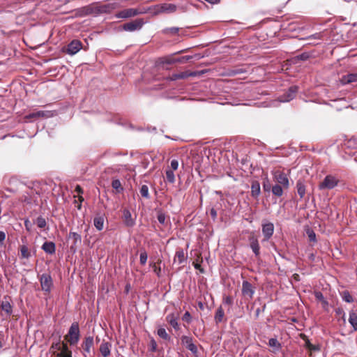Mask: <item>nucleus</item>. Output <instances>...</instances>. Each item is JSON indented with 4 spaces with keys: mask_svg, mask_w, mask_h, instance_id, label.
Masks as SVG:
<instances>
[{
    "mask_svg": "<svg viewBox=\"0 0 357 357\" xmlns=\"http://www.w3.org/2000/svg\"><path fill=\"white\" fill-rule=\"evenodd\" d=\"M65 340L70 344V345H75L78 343L80 338V331L79 324L77 322H73L68 333L64 337Z\"/></svg>",
    "mask_w": 357,
    "mask_h": 357,
    "instance_id": "obj_1",
    "label": "nucleus"
},
{
    "mask_svg": "<svg viewBox=\"0 0 357 357\" xmlns=\"http://www.w3.org/2000/svg\"><path fill=\"white\" fill-rule=\"evenodd\" d=\"M339 182L340 180L337 176L328 174L319 183L318 188L320 190H332L338 185Z\"/></svg>",
    "mask_w": 357,
    "mask_h": 357,
    "instance_id": "obj_2",
    "label": "nucleus"
},
{
    "mask_svg": "<svg viewBox=\"0 0 357 357\" xmlns=\"http://www.w3.org/2000/svg\"><path fill=\"white\" fill-rule=\"evenodd\" d=\"M146 12L141 8H126L122 10L117 12L115 14L116 17L117 18H130L135 17L138 15L145 13Z\"/></svg>",
    "mask_w": 357,
    "mask_h": 357,
    "instance_id": "obj_3",
    "label": "nucleus"
},
{
    "mask_svg": "<svg viewBox=\"0 0 357 357\" xmlns=\"http://www.w3.org/2000/svg\"><path fill=\"white\" fill-rule=\"evenodd\" d=\"M273 178L275 181L277 182L278 185H282L285 189L289 188V178L284 172L277 170L273 173Z\"/></svg>",
    "mask_w": 357,
    "mask_h": 357,
    "instance_id": "obj_4",
    "label": "nucleus"
},
{
    "mask_svg": "<svg viewBox=\"0 0 357 357\" xmlns=\"http://www.w3.org/2000/svg\"><path fill=\"white\" fill-rule=\"evenodd\" d=\"M144 24V22L143 19H136L133 21L125 23L123 25V29L126 31H135L136 30H139Z\"/></svg>",
    "mask_w": 357,
    "mask_h": 357,
    "instance_id": "obj_5",
    "label": "nucleus"
},
{
    "mask_svg": "<svg viewBox=\"0 0 357 357\" xmlns=\"http://www.w3.org/2000/svg\"><path fill=\"white\" fill-rule=\"evenodd\" d=\"M181 343L193 354H197V347L193 342V338L190 336L183 335L181 337Z\"/></svg>",
    "mask_w": 357,
    "mask_h": 357,
    "instance_id": "obj_6",
    "label": "nucleus"
},
{
    "mask_svg": "<svg viewBox=\"0 0 357 357\" xmlns=\"http://www.w3.org/2000/svg\"><path fill=\"white\" fill-rule=\"evenodd\" d=\"M82 48V43L78 40H73L63 51L68 54L74 55L77 53Z\"/></svg>",
    "mask_w": 357,
    "mask_h": 357,
    "instance_id": "obj_7",
    "label": "nucleus"
},
{
    "mask_svg": "<svg viewBox=\"0 0 357 357\" xmlns=\"http://www.w3.org/2000/svg\"><path fill=\"white\" fill-rule=\"evenodd\" d=\"M40 282L43 291L50 292L53 285L50 275L44 273L40 278Z\"/></svg>",
    "mask_w": 357,
    "mask_h": 357,
    "instance_id": "obj_8",
    "label": "nucleus"
},
{
    "mask_svg": "<svg viewBox=\"0 0 357 357\" xmlns=\"http://www.w3.org/2000/svg\"><path fill=\"white\" fill-rule=\"evenodd\" d=\"M298 88L297 86H292L289 87L288 91L285 92L282 96H280L279 100L280 102H289L291 100H293L297 93H298Z\"/></svg>",
    "mask_w": 357,
    "mask_h": 357,
    "instance_id": "obj_9",
    "label": "nucleus"
},
{
    "mask_svg": "<svg viewBox=\"0 0 357 357\" xmlns=\"http://www.w3.org/2000/svg\"><path fill=\"white\" fill-rule=\"evenodd\" d=\"M255 289L251 283L248 281H243L242 283V294L244 297L249 299L253 298Z\"/></svg>",
    "mask_w": 357,
    "mask_h": 357,
    "instance_id": "obj_10",
    "label": "nucleus"
},
{
    "mask_svg": "<svg viewBox=\"0 0 357 357\" xmlns=\"http://www.w3.org/2000/svg\"><path fill=\"white\" fill-rule=\"evenodd\" d=\"M112 344L111 342L103 340L100 345L99 351L102 357H109L111 355Z\"/></svg>",
    "mask_w": 357,
    "mask_h": 357,
    "instance_id": "obj_11",
    "label": "nucleus"
},
{
    "mask_svg": "<svg viewBox=\"0 0 357 357\" xmlns=\"http://www.w3.org/2000/svg\"><path fill=\"white\" fill-rule=\"evenodd\" d=\"M274 225L272 222H268L262 225V233L264 239L268 241L273 234Z\"/></svg>",
    "mask_w": 357,
    "mask_h": 357,
    "instance_id": "obj_12",
    "label": "nucleus"
},
{
    "mask_svg": "<svg viewBox=\"0 0 357 357\" xmlns=\"http://www.w3.org/2000/svg\"><path fill=\"white\" fill-rule=\"evenodd\" d=\"M94 344L93 336L85 337L82 343V347L85 353L90 354L91 348Z\"/></svg>",
    "mask_w": 357,
    "mask_h": 357,
    "instance_id": "obj_13",
    "label": "nucleus"
},
{
    "mask_svg": "<svg viewBox=\"0 0 357 357\" xmlns=\"http://www.w3.org/2000/svg\"><path fill=\"white\" fill-rule=\"evenodd\" d=\"M53 116V113L50 111H38L36 112L30 113L26 116V119L33 118H50Z\"/></svg>",
    "mask_w": 357,
    "mask_h": 357,
    "instance_id": "obj_14",
    "label": "nucleus"
},
{
    "mask_svg": "<svg viewBox=\"0 0 357 357\" xmlns=\"http://www.w3.org/2000/svg\"><path fill=\"white\" fill-rule=\"evenodd\" d=\"M123 220L126 226L132 227L135 225V220L132 218L131 213L128 209H124L123 212Z\"/></svg>",
    "mask_w": 357,
    "mask_h": 357,
    "instance_id": "obj_15",
    "label": "nucleus"
},
{
    "mask_svg": "<svg viewBox=\"0 0 357 357\" xmlns=\"http://www.w3.org/2000/svg\"><path fill=\"white\" fill-rule=\"evenodd\" d=\"M10 297H4V300L2 301L0 307L2 311L5 312L7 315H10L13 312V305L10 304Z\"/></svg>",
    "mask_w": 357,
    "mask_h": 357,
    "instance_id": "obj_16",
    "label": "nucleus"
},
{
    "mask_svg": "<svg viewBox=\"0 0 357 357\" xmlns=\"http://www.w3.org/2000/svg\"><path fill=\"white\" fill-rule=\"evenodd\" d=\"M214 321L216 324H219L220 323H222L223 321H226L225 315V311L222 307V305H220L218 307L216 310L215 316H214Z\"/></svg>",
    "mask_w": 357,
    "mask_h": 357,
    "instance_id": "obj_17",
    "label": "nucleus"
},
{
    "mask_svg": "<svg viewBox=\"0 0 357 357\" xmlns=\"http://www.w3.org/2000/svg\"><path fill=\"white\" fill-rule=\"evenodd\" d=\"M356 82H357V73L343 75L340 79V82L343 85L351 84Z\"/></svg>",
    "mask_w": 357,
    "mask_h": 357,
    "instance_id": "obj_18",
    "label": "nucleus"
},
{
    "mask_svg": "<svg viewBox=\"0 0 357 357\" xmlns=\"http://www.w3.org/2000/svg\"><path fill=\"white\" fill-rule=\"evenodd\" d=\"M250 245L256 257L259 256L260 246L258 240L255 236H252L249 238Z\"/></svg>",
    "mask_w": 357,
    "mask_h": 357,
    "instance_id": "obj_19",
    "label": "nucleus"
},
{
    "mask_svg": "<svg viewBox=\"0 0 357 357\" xmlns=\"http://www.w3.org/2000/svg\"><path fill=\"white\" fill-rule=\"evenodd\" d=\"M187 254H185L182 248L176 250L174 261H178V264H181L187 260Z\"/></svg>",
    "mask_w": 357,
    "mask_h": 357,
    "instance_id": "obj_20",
    "label": "nucleus"
},
{
    "mask_svg": "<svg viewBox=\"0 0 357 357\" xmlns=\"http://www.w3.org/2000/svg\"><path fill=\"white\" fill-rule=\"evenodd\" d=\"M42 249L46 253L52 255L55 253L56 245L55 243L52 241H46L43 244Z\"/></svg>",
    "mask_w": 357,
    "mask_h": 357,
    "instance_id": "obj_21",
    "label": "nucleus"
},
{
    "mask_svg": "<svg viewBox=\"0 0 357 357\" xmlns=\"http://www.w3.org/2000/svg\"><path fill=\"white\" fill-rule=\"evenodd\" d=\"M261 189L259 182L257 181H252L251 183V195L254 198H257L260 195Z\"/></svg>",
    "mask_w": 357,
    "mask_h": 357,
    "instance_id": "obj_22",
    "label": "nucleus"
},
{
    "mask_svg": "<svg viewBox=\"0 0 357 357\" xmlns=\"http://www.w3.org/2000/svg\"><path fill=\"white\" fill-rule=\"evenodd\" d=\"M296 189H297V192H298V195L300 196V198L303 199L305 195V191H306V185H305L303 180L299 179L296 182Z\"/></svg>",
    "mask_w": 357,
    "mask_h": 357,
    "instance_id": "obj_23",
    "label": "nucleus"
},
{
    "mask_svg": "<svg viewBox=\"0 0 357 357\" xmlns=\"http://www.w3.org/2000/svg\"><path fill=\"white\" fill-rule=\"evenodd\" d=\"M177 7L173 3H163L160 6V12L172 13L176 12Z\"/></svg>",
    "mask_w": 357,
    "mask_h": 357,
    "instance_id": "obj_24",
    "label": "nucleus"
},
{
    "mask_svg": "<svg viewBox=\"0 0 357 357\" xmlns=\"http://www.w3.org/2000/svg\"><path fill=\"white\" fill-rule=\"evenodd\" d=\"M166 321L176 330L178 329V324L177 321V317L174 314H169L166 317Z\"/></svg>",
    "mask_w": 357,
    "mask_h": 357,
    "instance_id": "obj_25",
    "label": "nucleus"
},
{
    "mask_svg": "<svg viewBox=\"0 0 357 357\" xmlns=\"http://www.w3.org/2000/svg\"><path fill=\"white\" fill-rule=\"evenodd\" d=\"M104 221L105 219L102 215H97L94 218L93 224L98 231H101L103 229Z\"/></svg>",
    "mask_w": 357,
    "mask_h": 357,
    "instance_id": "obj_26",
    "label": "nucleus"
},
{
    "mask_svg": "<svg viewBox=\"0 0 357 357\" xmlns=\"http://www.w3.org/2000/svg\"><path fill=\"white\" fill-rule=\"evenodd\" d=\"M349 322L352 326L354 331H357V313L354 310L349 312Z\"/></svg>",
    "mask_w": 357,
    "mask_h": 357,
    "instance_id": "obj_27",
    "label": "nucleus"
},
{
    "mask_svg": "<svg viewBox=\"0 0 357 357\" xmlns=\"http://www.w3.org/2000/svg\"><path fill=\"white\" fill-rule=\"evenodd\" d=\"M21 258L29 259L31 257V252L26 245H22L20 247Z\"/></svg>",
    "mask_w": 357,
    "mask_h": 357,
    "instance_id": "obj_28",
    "label": "nucleus"
},
{
    "mask_svg": "<svg viewBox=\"0 0 357 357\" xmlns=\"http://www.w3.org/2000/svg\"><path fill=\"white\" fill-rule=\"evenodd\" d=\"M314 294L315 298L321 303L322 306L324 307H326L328 305V301L325 299L323 294L321 291H315Z\"/></svg>",
    "mask_w": 357,
    "mask_h": 357,
    "instance_id": "obj_29",
    "label": "nucleus"
},
{
    "mask_svg": "<svg viewBox=\"0 0 357 357\" xmlns=\"http://www.w3.org/2000/svg\"><path fill=\"white\" fill-rule=\"evenodd\" d=\"M282 186L278 184H275L271 188L272 192L275 196L281 197L283 194Z\"/></svg>",
    "mask_w": 357,
    "mask_h": 357,
    "instance_id": "obj_30",
    "label": "nucleus"
},
{
    "mask_svg": "<svg viewBox=\"0 0 357 357\" xmlns=\"http://www.w3.org/2000/svg\"><path fill=\"white\" fill-rule=\"evenodd\" d=\"M161 263V260L158 259L157 262L150 264V266L152 267L153 272L159 277L160 275L161 268L160 266V264Z\"/></svg>",
    "mask_w": 357,
    "mask_h": 357,
    "instance_id": "obj_31",
    "label": "nucleus"
},
{
    "mask_svg": "<svg viewBox=\"0 0 357 357\" xmlns=\"http://www.w3.org/2000/svg\"><path fill=\"white\" fill-rule=\"evenodd\" d=\"M340 294L343 301H344L345 302L349 303L354 302V298L352 296L347 290L343 291Z\"/></svg>",
    "mask_w": 357,
    "mask_h": 357,
    "instance_id": "obj_32",
    "label": "nucleus"
},
{
    "mask_svg": "<svg viewBox=\"0 0 357 357\" xmlns=\"http://www.w3.org/2000/svg\"><path fill=\"white\" fill-rule=\"evenodd\" d=\"M158 335L163 340H170V335L167 333L166 330L164 328H160L157 331Z\"/></svg>",
    "mask_w": 357,
    "mask_h": 357,
    "instance_id": "obj_33",
    "label": "nucleus"
},
{
    "mask_svg": "<svg viewBox=\"0 0 357 357\" xmlns=\"http://www.w3.org/2000/svg\"><path fill=\"white\" fill-rule=\"evenodd\" d=\"M34 222L37 225L38 227L40 229H44L47 226L46 220L42 216L38 217L36 219Z\"/></svg>",
    "mask_w": 357,
    "mask_h": 357,
    "instance_id": "obj_34",
    "label": "nucleus"
},
{
    "mask_svg": "<svg viewBox=\"0 0 357 357\" xmlns=\"http://www.w3.org/2000/svg\"><path fill=\"white\" fill-rule=\"evenodd\" d=\"M69 238L73 239V244L75 245H77V243H80L81 241H82L81 236L79 234L76 233V232L70 231L69 233Z\"/></svg>",
    "mask_w": 357,
    "mask_h": 357,
    "instance_id": "obj_35",
    "label": "nucleus"
},
{
    "mask_svg": "<svg viewBox=\"0 0 357 357\" xmlns=\"http://www.w3.org/2000/svg\"><path fill=\"white\" fill-rule=\"evenodd\" d=\"M112 187L114 189H115L117 192H120L123 190L121 183L119 179H114L112 181Z\"/></svg>",
    "mask_w": 357,
    "mask_h": 357,
    "instance_id": "obj_36",
    "label": "nucleus"
},
{
    "mask_svg": "<svg viewBox=\"0 0 357 357\" xmlns=\"http://www.w3.org/2000/svg\"><path fill=\"white\" fill-rule=\"evenodd\" d=\"M139 192H140V195H142V197H143L146 199L150 198V195H149V187L146 185H142V187L140 188Z\"/></svg>",
    "mask_w": 357,
    "mask_h": 357,
    "instance_id": "obj_37",
    "label": "nucleus"
},
{
    "mask_svg": "<svg viewBox=\"0 0 357 357\" xmlns=\"http://www.w3.org/2000/svg\"><path fill=\"white\" fill-rule=\"evenodd\" d=\"M179 28L178 27H169L165 29L162 31L165 34L174 36L177 34Z\"/></svg>",
    "mask_w": 357,
    "mask_h": 357,
    "instance_id": "obj_38",
    "label": "nucleus"
},
{
    "mask_svg": "<svg viewBox=\"0 0 357 357\" xmlns=\"http://www.w3.org/2000/svg\"><path fill=\"white\" fill-rule=\"evenodd\" d=\"M268 345L271 347H275L277 350L281 348V344L276 338H271L268 340Z\"/></svg>",
    "mask_w": 357,
    "mask_h": 357,
    "instance_id": "obj_39",
    "label": "nucleus"
},
{
    "mask_svg": "<svg viewBox=\"0 0 357 357\" xmlns=\"http://www.w3.org/2000/svg\"><path fill=\"white\" fill-rule=\"evenodd\" d=\"M165 174H166V178H167V181L171 183H174V181H175V176H174V174L173 172V170L167 169L166 171Z\"/></svg>",
    "mask_w": 357,
    "mask_h": 357,
    "instance_id": "obj_40",
    "label": "nucleus"
},
{
    "mask_svg": "<svg viewBox=\"0 0 357 357\" xmlns=\"http://www.w3.org/2000/svg\"><path fill=\"white\" fill-rule=\"evenodd\" d=\"M147 253L145 250H142L140 252L139 261L142 265H145L147 261Z\"/></svg>",
    "mask_w": 357,
    "mask_h": 357,
    "instance_id": "obj_41",
    "label": "nucleus"
},
{
    "mask_svg": "<svg viewBox=\"0 0 357 357\" xmlns=\"http://www.w3.org/2000/svg\"><path fill=\"white\" fill-rule=\"evenodd\" d=\"M179 74H180L181 79H186V78H188L189 77H192V76H195L196 75L195 73L190 72V71L181 72V73H179Z\"/></svg>",
    "mask_w": 357,
    "mask_h": 357,
    "instance_id": "obj_42",
    "label": "nucleus"
},
{
    "mask_svg": "<svg viewBox=\"0 0 357 357\" xmlns=\"http://www.w3.org/2000/svg\"><path fill=\"white\" fill-rule=\"evenodd\" d=\"M306 233L307 234V236L309 238L310 241H312V242H316L317 241L316 234H315V233L314 232L313 230L308 229L306 231Z\"/></svg>",
    "mask_w": 357,
    "mask_h": 357,
    "instance_id": "obj_43",
    "label": "nucleus"
},
{
    "mask_svg": "<svg viewBox=\"0 0 357 357\" xmlns=\"http://www.w3.org/2000/svg\"><path fill=\"white\" fill-rule=\"evenodd\" d=\"M158 344L153 338H151L149 344V350L152 352H155L157 350Z\"/></svg>",
    "mask_w": 357,
    "mask_h": 357,
    "instance_id": "obj_44",
    "label": "nucleus"
},
{
    "mask_svg": "<svg viewBox=\"0 0 357 357\" xmlns=\"http://www.w3.org/2000/svg\"><path fill=\"white\" fill-rule=\"evenodd\" d=\"M182 319L184 321H186L188 324L190 323L191 322V320H192V317H191V314L189 312H185V314H183V317H182Z\"/></svg>",
    "mask_w": 357,
    "mask_h": 357,
    "instance_id": "obj_45",
    "label": "nucleus"
},
{
    "mask_svg": "<svg viewBox=\"0 0 357 357\" xmlns=\"http://www.w3.org/2000/svg\"><path fill=\"white\" fill-rule=\"evenodd\" d=\"M157 218H158V222L160 224L164 225L165 223L166 216H165V213H159L158 214Z\"/></svg>",
    "mask_w": 357,
    "mask_h": 357,
    "instance_id": "obj_46",
    "label": "nucleus"
},
{
    "mask_svg": "<svg viewBox=\"0 0 357 357\" xmlns=\"http://www.w3.org/2000/svg\"><path fill=\"white\" fill-rule=\"evenodd\" d=\"M224 305H231L233 304V299L231 296H227L223 298L222 301Z\"/></svg>",
    "mask_w": 357,
    "mask_h": 357,
    "instance_id": "obj_47",
    "label": "nucleus"
},
{
    "mask_svg": "<svg viewBox=\"0 0 357 357\" xmlns=\"http://www.w3.org/2000/svg\"><path fill=\"white\" fill-rule=\"evenodd\" d=\"M24 226H25L26 230L28 232H30L31 231L32 223L31 222V221L29 219H26L24 220Z\"/></svg>",
    "mask_w": 357,
    "mask_h": 357,
    "instance_id": "obj_48",
    "label": "nucleus"
},
{
    "mask_svg": "<svg viewBox=\"0 0 357 357\" xmlns=\"http://www.w3.org/2000/svg\"><path fill=\"white\" fill-rule=\"evenodd\" d=\"M195 269H197L200 271V273H203L204 272V268H202L200 263L198 261V259L196 261H193L192 263Z\"/></svg>",
    "mask_w": 357,
    "mask_h": 357,
    "instance_id": "obj_49",
    "label": "nucleus"
},
{
    "mask_svg": "<svg viewBox=\"0 0 357 357\" xmlns=\"http://www.w3.org/2000/svg\"><path fill=\"white\" fill-rule=\"evenodd\" d=\"M167 80L175 81L177 79H181L179 73L172 74L171 76L166 78Z\"/></svg>",
    "mask_w": 357,
    "mask_h": 357,
    "instance_id": "obj_50",
    "label": "nucleus"
},
{
    "mask_svg": "<svg viewBox=\"0 0 357 357\" xmlns=\"http://www.w3.org/2000/svg\"><path fill=\"white\" fill-rule=\"evenodd\" d=\"M178 167V162L177 160H172L171 161V168H172V170L173 171H175V170H177Z\"/></svg>",
    "mask_w": 357,
    "mask_h": 357,
    "instance_id": "obj_51",
    "label": "nucleus"
},
{
    "mask_svg": "<svg viewBox=\"0 0 357 357\" xmlns=\"http://www.w3.org/2000/svg\"><path fill=\"white\" fill-rule=\"evenodd\" d=\"M61 349V343L60 341H58L57 342L52 343L50 349H56L60 350Z\"/></svg>",
    "mask_w": 357,
    "mask_h": 357,
    "instance_id": "obj_52",
    "label": "nucleus"
},
{
    "mask_svg": "<svg viewBox=\"0 0 357 357\" xmlns=\"http://www.w3.org/2000/svg\"><path fill=\"white\" fill-rule=\"evenodd\" d=\"M60 351L61 352H72L69 349L67 343H65L63 342L61 343V349H60Z\"/></svg>",
    "mask_w": 357,
    "mask_h": 357,
    "instance_id": "obj_53",
    "label": "nucleus"
},
{
    "mask_svg": "<svg viewBox=\"0 0 357 357\" xmlns=\"http://www.w3.org/2000/svg\"><path fill=\"white\" fill-rule=\"evenodd\" d=\"M57 357H72V352H59L56 354Z\"/></svg>",
    "mask_w": 357,
    "mask_h": 357,
    "instance_id": "obj_54",
    "label": "nucleus"
},
{
    "mask_svg": "<svg viewBox=\"0 0 357 357\" xmlns=\"http://www.w3.org/2000/svg\"><path fill=\"white\" fill-rule=\"evenodd\" d=\"M176 61H181V60H176V59H172V58H167L165 60V63H167V64H172V63H175Z\"/></svg>",
    "mask_w": 357,
    "mask_h": 357,
    "instance_id": "obj_55",
    "label": "nucleus"
},
{
    "mask_svg": "<svg viewBox=\"0 0 357 357\" xmlns=\"http://www.w3.org/2000/svg\"><path fill=\"white\" fill-rule=\"evenodd\" d=\"M305 344H306L307 348L309 349L310 350H315L316 349L315 346L313 345L312 344H311L310 342L309 341V340H307V341L305 342Z\"/></svg>",
    "mask_w": 357,
    "mask_h": 357,
    "instance_id": "obj_56",
    "label": "nucleus"
},
{
    "mask_svg": "<svg viewBox=\"0 0 357 357\" xmlns=\"http://www.w3.org/2000/svg\"><path fill=\"white\" fill-rule=\"evenodd\" d=\"M210 215L211 216V218H213V220H215L216 218H217V211L215 208H211L210 210Z\"/></svg>",
    "mask_w": 357,
    "mask_h": 357,
    "instance_id": "obj_57",
    "label": "nucleus"
},
{
    "mask_svg": "<svg viewBox=\"0 0 357 357\" xmlns=\"http://www.w3.org/2000/svg\"><path fill=\"white\" fill-rule=\"evenodd\" d=\"M263 188L264 191H269L271 190V185L268 182L264 183L263 184Z\"/></svg>",
    "mask_w": 357,
    "mask_h": 357,
    "instance_id": "obj_58",
    "label": "nucleus"
},
{
    "mask_svg": "<svg viewBox=\"0 0 357 357\" xmlns=\"http://www.w3.org/2000/svg\"><path fill=\"white\" fill-rule=\"evenodd\" d=\"M6 239V234L4 231H0V243H2Z\"/></svg>",
    "mask_w": 357,
    "mask_h": 357,
    "instance_id": "obj_59",
    "label": "nucleus"
},
{
    "mask_svg": "<svg viewBox=\"0 0 357 357\" xmlns=\"http://www.w3.org/2000/svg\"><path fill=\"white\" fill-rule=\"evenodd\" d=\"M75 192H77L78 194L81 195L83 193V190L82 188V187L79 185H77L76 187H75Z\"/></svg>",
    "mask_w": 357,
    "mask_h": 357,
    "instance_id": "obj_60",
    "label": "nucleus"
},
{
    "mask_svg": "<svg viewBox=\"0 0 357 357\" xmlns=\"http://www.w3.org/2000/svg\"><path fill=\"white\" fill-rule=\"evenodd\" d=\"M293 278H294V279L295 280H296V281H299V280H300V276H299V275H298V274H297V273L294 274V275H293Z\"/></svg>",
    "mask_w": 357,
    "mask_h": 357,
    "instance_id": "obj_61",
    "label": "nucleus"
},
{
    "mask_svg": "<svg viewBox=\"0 0 357 357\" xmlns=\"http://www.w3.org/2000/svg\"><path fill=\"white\" fill-rule=\"evenodd\" d=\"M198 306L201 310H204V304L202 302L198 303Z\"/></svg>",
    "mask_w": 357,
    "mask_h": 357,
    "instance_id": "obj_62",
    "label": "nucleus"
},
{
    "mask_svg": "<svg viewBox=\"0 0 357 357\" xmlns=\"http://www.w3.org/2000/svg\"><path fill=\"white\" fill-rule=\"evenodd\" d=\"M78 199H79L80 203H82L84 201V198H83V197L81 195H79Z\"/></svg>",
    "mask_w": 357,
    "mask_h": 357,
    "instance_id": "obj_63",
    "label": "nucleus"
},
{
    "mask_svg": "<svg viewBox=\"0 0 357 357\" xmlns=\"http://www.w3.org/2000/svg\"><path fill=\"white\" fill-rule=\"evenodd\" d=\"M307 57H308L307 55H306L305 54H303L301 55V58L302 59H306Z\"/></svg>",
    "mask_w": 357,
    "mask_h": 357,
    "instance_id": "obj_64",
    "label": "nucleus"
}]
</instances>
